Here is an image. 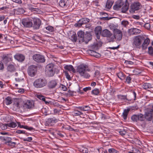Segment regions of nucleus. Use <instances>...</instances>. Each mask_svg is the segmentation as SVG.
Listing matches in <instances>:
<instances>
[{
	"label": "nucleus",
	"mask_w": 153,
	"mask_h": 153,
	"mask_svg": "<svg viewBox=\"0 0 153 153\" xmlns=\"http://www.w3.org/2000/svg\"><path fill=\"white\" fill-rule=\"evenodd\" d=\"M22 24L25 27H32L33 23L28 18L23 19L22 21Z\"/></svg>",
	"instance_id": "12"
},
{
	"label": "nucleus",
	"mask_w": 153,
	"mask_h": 153,
	"mask_svg": "<svg viewBox=\"0 0 153 153\" xmlns=\"http://www.w3.org/2000/svg\"><path fill=\"white\" fill-rule=\"evenodd\" d=\"M4 68V66L2 62L0 61V70H2Z\"/></svg>",
	"instance_id": "62"
},
{
	"label": "nucleus",
	"mask_w": 153,
	"mask_h": 153,
	"mask_svg": "<svg viewBox=\"0 0 153 153\" xmlns=\"http://www.w3.org/2000/svg\"><path fill=\"white\" fill-rule=\"evenodd\" d=\"M64 73L66 76V77L69 80H70L71 79V77L70 75L68 74L67 71H65Z\"/></svg>",
	"instance_id": "52"
},
{
	"label": "nucleus",
	"mask_w": 153,
	"mask_h": 153,
	"mask_svg": "<svg viewBox=\"0 0 153 153\" xmlns=\"http://www.w3.org/2000/svg\"><path fill=\"white\" fill-rule=\"evenodd\" d=\"M48 84L47 79L44 78L36 79L33 83V86L37 88H41L45 87Z\"/></svg>",
	"instance_id": "2"
},
{
	"label": "nucleus",
	"mask_w": 153,
	"mask_h": 153,
	"mask_svg": "<svg viewBox=\"0 0 153 153\" xmlns=\"http://www.w3.org/2000/svg\"><path fill=\"white\" fill-rule=\"evenodd\" d=\"M57 84V81L56 80L50 81L48 84V86L50 89H53L55 88Z\"/></svg>",
	"instance_id": "17"
},
{
	"label": "nucleus",
	"mask_w": 153,
	"mask_h": 153,
	"mask_svg": "<svg viewBox=\"0 0 153 153\" xmlns=\"http://www.w3.org/2000/svg\"><path fill=\"white\" fill-rule=\"evenodd\" d=\"M28 9L32 12H33L35 13H38L40 10L38 8L34 7L31 5H29L28 6Z\"/></svg>",
	"instance_id": "29"
},
{
	"label": "nucleus",
	"mask_w": 153,
	"mask_h": 153,
	"mask_svg": "<svg viewBox=\"0 0 153 153\" xmlns=\"http://www.w3.org/2000/svg\"><path fill=\"white\" fill-rule=\"evenodd\" d=\"M143 41V42L142 44V48L143 50H145L147 48V47L149 44L150 41L149 38L145 39L144 38V40Z\"/></svg>",
	"instance_id": "23"
},
{
	"label": "nucleus",
	"mask_w": 153,
	"mask_h": 153,
	"mask_svg": "<svg viewBox=\"0 0 153 153\" xmlns=\"http://www.w3.org/2000/svg\"><path fill=\"white\" fill-rule=\"evenodd\" d=\"M24 128L25 129L28 130H29L31 131L32 130H33V128L32 127H29L27 126H24Z\"/></svg>",
	"instance_id": "60"
},
{
	"label": "nucleus",
	"mask_w": 153,
	"mask_h": 153,
	"mask_svg": "<svg viewBox=\"0 0 153 153\" xmlns=\"http://www.w3.org/2000/svg\"><path fill=\"white\" fill-rule=\"evenodd\" d=\"M57 120L55 118H49L48 119L47 121L46 122L45 125L46 126H50L52 125L53 123L56 122Z\"/></svg>",
	"instance_id": "19"
},
{
	"label": "nucleus",
	"mask_w": 153,
	"mask_h": 153,
	"mask_svg": "<svg viewBox=\"0 0 153 153\" xmlns=\"http://www.w3.org/2000/svg\"><path fill=\"white\" fill-rule=\"evenodd\" d=\"M78 108L80 110L84 111H88L90 109V108L88 106L86 105L82 107H79Z\"/></svg>",
	"instance_id": "38"
},
{
	"label": "nucleus",
	"mask_w": 153,
	"mask_h": 153,
	"mask_svg": "<svg viewBox=\"0 0 153 153\" xmlns=\"http://www.w3.org/2000/svg\"><path fill=\"white\" fill-rule=\"evenodd\" d=\"M7 144L8 145L10 146H14L16 144V143L13 142L12 141H11L8 143H7Z\"/></svg>",
	"instance_id": "55"
},
{
	"label": "nucleus",
	"mask_w": 153,
	"mask_h": 153,
	"mask_svg": "<svg viewBox=\"0 0 153 153\" xmlns=\"http://www.w3.org/2000/svg\"><path fill=\"white\" fill-rule=\"evenodd\" d=\"M2 59L4 62L7 64L9 62L12 60V56L11 55L7 54L6 56H3Z\"/></svg>",
	"instance_id": "20"
},
{
	"label": "nucleus",
	"mask_w": 153,
	"mask_h": 153,
	"mask_svg": "<svg viewBox=\"0 0 153 153\" xmlns=\"http://www.w3.org/2000/svg\"><path fill=\"white\" fill-rule=\"evenodd\" d=\"M17 126L16 123L14 122H12L10 123L3 124L0 123V127L2 130H5L7 129L8 127L14 128Z\"/></svg>",
	"instance_id": "10"
},
{
	"label": "nucleus",
	"mask_w": 153,
	"mask_h": 153,
	"mask_svg": "<svg viewBox=\"0 0 153 153\" xmlns=\"http://www.w3.org/2000/svg\"><path fill=\"white\" fill-rule=\"evenodd\" d=\"M61 88L62 90L63 91H66L67 89V88L65 87V86L64 85H62Z\"/></svg>",
	"instance_id": "64"
},
{
	"label": "nucleus",
	"mask_w": 153,
	"mask_h": 153,
	"mask_svg": "<svg viewBox=\"0 0 153 153\" xmlns=\"http://www.w3.org/2000/svg\"><path fill=\"white\" fill-rule=\"evenodd\" d=\"M136 94L134 91H133L132 93L130 95V98L127 99L126 96L120 95H117L118 98L121 100H135L136 97Z\"/></svg>",
	"instance_id": "7"
},
{
	"label": "nucleus",
	"mask_w": 153,
	"mask_h": 153,
	"mask_svg": "<svg viewBox=\"0 0 153 153\" xmlns=\"http://www.w3.org/2000/svg\"><path fill=\"white\" fill-rule=\"evenodd\" d=\"M142 87L144 89H147L152 88V86L149 83H145L143 85Z\"/></svg>",
	"instance_id": "40"
},
{
	"label": "nucleus",
	"mask_w": 153,
	"mask_h": 153,
	"mask_svg": "<svg viewBox=\"0 0 153 153\" xmlns=\"http://www.w3.org/2000/svg\"><path fill=\"white\" fill-rule=\"evenodd\" d=\"M77 72L80 75L84 78H88L90 76V75L86 73L87 71H89L90 70L88 66L86 65H81L79 66L76 69Z\"/></svg>",
	"instance_id": "1"
},
{
	"label": "nucleus",
	"mask_w": 153,
	"mask_h": 153,
	"mask_svg": "<svg viewBox=\"0 0 153 153\" xmlns=\"http://www.w3.org/2000/svg\"><path fill=\"white\" fill-rule=\"evenodd\" d=\"M14 106L16 107L17 108H20L19 106V102L18 100L14 102L13 103Z\"/></svg>",
	"instance_id": "47"
},
{
	"label": "nucleus",
	"mask_w": 153,
	"mask_h": 153,
	"mask_svg": "<svg viewBox=\"0 0 153 153\" xmlns=\"http://www.w3.org/2000/svg\"><path fill=\"white\" fill-rule=\"evenodd\" d=\"M37 71V67L34 65L30 66L27 69L28 75L32 77L33 76L35 75Z\"/></svg>",
	"instance_id": "8"
},
{
	"label": "nucleus",
	"mask_w": 153,
	"mask_h": 153,
	"mask_svg": "<svg viewBox=\"0 0 153 153\" xmlns=\"http://www.w3.org/2000/svg\"><path fill=\"white\" fill-rule=\"evenodd\" d=\"M46 29L49 31L53 32L54 31L53 28V27L49 26L46 27Z\"/></svg>",
	"instance_id": "51"
},
{
	"label": "nucleus",
	"mask_w": 153,
	"mask_h": 153,
	"mask_svg": "<svg viewBox=\"0 0 153 153\" xmlns=\"http://www.w3.org/2000/svg\"><path fill=\"white\" fill-rule=\"evenodd\" d=\"M117 75L118 77L121 80H123L125 79L124 75L121 72L118 73Z\"/></svg>",
	"instance_id": "42"
},
{
	"label": "nucleus",
	"mask_w": 153,
	"mask_h": 153,
	"mask_svg": "<svg viewBox=\"0 0 153 153\" xmlns=\"http://www.w3.org/2000/svg\"><path fill=\"white\" fill-rule=\"evenodd\" d=\"M113 32L114 38L117 41H120L123 36L122 32L120 30L117 29H114Z\"/></svg>",
	"instance_id": "6"
},
{
	"label": "nucleus",
	"mask_w": 153,
	"mask_h": 153,
	"mask_svg": "<svg viewBox=\"0 0 153 153\" xmlns=\"http://www.w3.org/2000/svg\"><path fill=\"white\" fill-rule=\"evenodd\" d=\"M148 53L149 54L152 56H153V48L152 46L149 47L148 48Z\"/></svg>",
	"instance_id": "41"
},
{
	"label": "nucleus",
	"mask_w": 153,
	"mask_h": 153,
	"mask_svg": "<svg viewBox=\"0 0 153 153\" xmlns=\"http://www.w3.org/2000/svg\"><path fill=\"white\" fill-rule=\"evenodd\" d=\"M12 99L11 97H7L5 98L4 101V103H5L6 105H9L12 103Z\"/></svg>",
	"instance_id": "30"
},
{
	"label": "nucleus",
	"mask_w": 153,
	"mask_h": 153,
	"mask_svg": "<svg viewBox=\"0 0 153 153\" xmlns=\"http://www.w3.org/2000/svg\"><path fill=\"white\" fill-rule=\"evenodd\" d=\"M79 42H82L85 41V33L82 31H79L77 33Z\"/></svg>",
	"instance_id": "18"
},
{
	"label": "nucleus",
	"mask_w": 153,
	"mask_h": 153,
	"mask_svg": "<svg viewBox=\"0 0 153 153\" xmlns=\"http://www.w3.org/2000/svg\"><path fill=\"white\" fill-rule=\"evenodd\" d=\"M129 9V4L125 3L123 2V5L122 6L121 9V11L122 13H126Z\"/></svg>",
	"instance_id": "26"
},
{
	"label": "nucleus",
	"mask_w": 153,
	"mask_h": 153,
	"mask_svg": "<svg viewBox=\"0 0 153 153\" xmlns=\"http://www.w3.org/2000/svg\"><path fill=\"white\" fill-rule=\"evenodd\" d=\"M36 97L37 98H39V99L42 100L43 101L45 102V103L46 104H48L49 103V102L45 100V97L44 96L42 95L41 94H37Z\"/></svg>",
	"instance_id": "32"
},
{
	"label": "nucleus",
	"mask_w": 153,
	"mask_h": 153,
	"mask_svg": "<svg viewBox=\"0 0 153 153\" xmlns=\"http://www.w3.org/2000/svg\"><path fill=\"white\" fill-rule=\"evenodd\" d=\"M33 59L38 62L43 63L45 62L44 56L39 54H35L33 56Z\"/></svg>",
	"instance_id": "9"
},
{
	"label": "nucleus",
	"mask_w": 153,
	"mask_h": 153,
	"mask_svg": "<svg viewBox=\"0 0 153 153\" xmlns=\"http://www.w3.org/2000/svg\"><path fill=\"white\" fill-rule=\"evenodd\" d=\"M108 152L110 153H119V151L116 150L114 149H110L108 150Z\"/></svg>",
	"instance_id": "48"
},
{
	"label": "nucleus",
	"mask_w": 153,
	"mask_h": 153,
	"mask_svg": "<svg viewBox=\"0 0 153 153\" xmlns=\"http://www.w3.org/2000/svg\"><path fill=\"white\" fill-rule=\"evenodd\" d=\"M71 40L72 41L76 42L77 40V36L75 33L73 34L71 36Z\"/></svg>",
	"instance_id": "46"
},
{
	"label": "nucleus",
	"mask_w": 153,
	"mask_h": 153,
	"mask_svg": "<svg viewBox=\"0 0 153 153\" xmlns=\"http://www.w3.org/2000/svg\"><path fill=\"white\" fill-rule=\"evenodd\" d=\"M82 113L79 111H76L74 112V115L75 116H79L82 114Z\"/></svg>",
	"instance_id": "50"
},
{
	"label": "nucleus",
	"mask_w": 153,
	"mask_h": 153,
	"mask_svg": "<svg viewBox=\"0 0 153 153\" xmlns=\"http://www.w3.org/2000/svg\"><path fill=\"white\" fill-rule=\"evenodd\" d=\"M68 5V0H61L59 2V5L62 7H67Z\"/></svg>",
	"instance_id": "27"
},
{
	"label": "nucleus",
	"mask_w": 153,
	"mask_h": 153,
	"mask_svg": "<svg viewBox=\"0 0 153 153\" xmlns=\"http://www.w3.org/2000/svg\"><path fill=\"white\" fill-rule=\"evenodd\" d=\"M64 68L65 70H67L69 71H72L74 72L75 71V69L71 65H66L64 67Z\"/></svg>",
	"instance_id": "33"
},
{
	"label": "nucleus",
	"mask_w": 153,
	"mask_h": 153,
	"mask_svg": "<svg viewBox=\"0 0 153 153\" xmlns=\"http://www.w3.org/2000/svg\"><path fill=\"white\" fill-rule=\"evenodd\" d=\"M144 40V37L143 36H135L133 39V45L135 47L140 48L142 47V43Z\"/></svg>",
	"instance_id": "3"
},
{
	"label": "nucleus",
	"mask_w": 153,
	"mask_h": 153,
	"mask_svg": "<svg viewBox=\"0 0 153 153\" xmlns=\"http://www.w3.org/2000/svg\"><path fill=\"white\" fill-rule=\"evenodd\" d=\"M131 79L129 76H128L126 79V81L128 83H129L130 82Z\"/></svg>",
	"instance_id": "59"
},
{
	"label": "nucleus",
	"mask_w": 153,
	"mask_h": 153,
	"mask_svg": "<svg viewBox=\"0 0 153 153\" xmlns=\"http://www.w3.org/2000/svg\"><path fill=\"white\" fill-rule=\"evenodd\" d=\"M114 3V1L112 0H108L106 2V7L108 9H110L111 7Z\"/></svg>",
	"instance_id": "34"
},
{
	"label": "nucleus",
	"mask_w": 153,
	"mask_h": 153,
	"mask_svg": "<svg viewBox=\"0 0 153 153\" xmlns=\"http://www.w3.org/2000/svg\"><path fill=\"white\" fill-rule=\"evenodd\" d=\"M99 92L100 91L97 88L94 89L92 91V93L95 95H97Z\"/></svg>",
	"instance_id": "45"
},
{
	"label": "nucleus",
	"mask_w": 153,
	"mask_h": 153,
	"mask_svg": "<svg viewBox=\"0 0 153 153\" xmlns=\"http://www.w3.org/2000/svg\"><path fill=\"white\" fill-rule=\"evenodd\" d=\"M85 41L87 43L91 39V35L89 33H86L84 36Z\"/></svg>",
	"instance_id": "28"
},
{
	"label": "nucleus",
	"mask_w": 153,
	"mask_h": 153,
	"mask_svg": "<svg viewBox=\"0 0 153 153\" xmlns=\"http://www.w3.org/2000/svg\"><path fill=\"white\" fill-rule=\"evenodd\" d=\"M144 26L145 28L148 29L150 28V24L149 23H146L145 24Z\"/></svg>",
	"instance_id": "56"
},
{
	"label": "nucleus",
	"mask_w": 153,
	"mask_h": 153,
	"mask_svg": "<svg viewBox=\"0 0 153 153\" xmlns=\"http://www.w3.org/2000/svg\"><path fill=\"white\" fill-rule=\"evenodd\" d=\"M25 12L24 10L22 8H18L15 10V13L17 15L23 13Z\"/></svg>",
	"instance_id": "35"
},
{
	"label": "nucleus",
	"mask_w": 153,
	"mask_h": 153,
	"mask_svg": "<svg viewBox=\"0 0 153 153\" xmlns=\"http://www.w3.org/2000/svg\"><path fill=\"white\" fill-rule=\"evenodd\" d=\"M141 7V4L139 2H134L131 5L129 11L131 13H134L135 11L139 10Z\"/></svg>",
	"instance_id": "5"
},
{
	"label": "nucleus",
	"mask_w": 153,
	"mask_h": 153,
	"mask_svg": "<svg viewBox=\"0 0 153 153\" xmlns=\"http://www.w3.org/2000/svg\"><path fill=\"white\" fill-rule=\"evenodd\" d=\"M129 24V22L127 21H123L121 22V24L123 26L126 27Z\"/></svg>",
	"instance_id": "44"
},
{
	"label": "nucleus",
	"mask_w": 153,
	"mask_h": 153,
	"mask_svg": "<svg viewBox=\"0 0 153 153\" xmlns=\"http://www.w3.org/2000/svg\"><path fill=\"white\" fill-rule=\"evenodd\" d=\"M91 87H87L85 88H83V90L85 92H86L88 90H91Z\"/></svg>",
	"instance_id": "63"
},
{
	"label": "nucleus",
	"mask_w": 153,
	"mask_h": 153,
	"mask_svg": "<svg viewBox=\"0 0 153 153\" xmlns=\"http://www.w3.org/2000/svg\"><path fill=\"white\" fill-rule=\"evenodd\" d=\"M90 54L92 56H94L95 57H96V56H97V53L94 51L93 50H90Z\"/></svg>",
	"instance_id": "54"
},
{
	"label": "nucleus",
	"mask_w": 153,
	"mask_h": 153,
	"mask_svg": "<svg viewBox=\"0 0 153 153\" xmlns=\"http://www.w3.org/2000/svg\"><path fill=\"white\" fill-rule=\"evenodd\" d=\"M32 140V138L31 137H28L27 138L24 139L23 140L25 141L30 142Z\"/></svg>",
	"instance_id": "57"
},
{
	"label": "nucleus",
	"mask_w": 153,
	"mask_h": 153,
	"mask_svg": "<svg viewBox=\"0 0 153 153\" xmlns=\"http://www.w3.org/2000/svg\"><path fill=\"white\" fill-rule=\"evenodd\" d=\"M54 65L53 63L48 64L46 66L45 72L49 76H53L55 73Z\"/></svg>",
	"instance_id": "4"
},
{
	"label": "nucleus",
	"mask_w": 153,
	"mask_h": 153,
	"mask_svg": "<svg viewBox=\"0 0 153 153\" xmlns=\"http://www.w3.org/2000/svg\"><path fill=\"white\" fill-rule=\"evenodd\" d=\"M33 27L34 29H37L39 28L41 25V21L38 18H34L33 19Z\"/></svg>",
	"instance_id": "13"
},
{
	"label": "nucleus",
	"mask_w": 153,
	"mask_h": 153,
	"mask_svg": "<svg viewBox=\"0 0 153 153\" xmlns=\"http://www.w3.org/2000/svg\"><path fill=\"white\" fill-rule=\"evenodd\" d=\"M23 106L25 108L30 109L32 107V102L30 100H27L24 102Z\"/></svg>",
	"instance_id": "24"
},
{
	"label": "nucleus",
	"mask_w": 153,
	"mask_h": 153,
	"mask_svg": "<svg viewBox=\"0 0 153 153\" xmlns=\"http://www.w3.org/2000/svg\"><path fill=\"white\" fill-rule=\"evenodd\" d=\"M7 70L8 71L10 72H13L15 70V68L13 65H9L7 67Z\"/></svg>",
	"instance_id": "37"
},
{
	"label": "nucleus",
	"mask_w": 153,
	"mask_h": 153,
	"mask_svg": "<svg viewBox=\"0 0 153 153\" xmlns=\"http://www.w3.org/2000/svg\"><path fill=\"white\" fill-rule=\"evenodd\" d=\"M123 5V1H120L113 6V8L114 10H118L121 8L122 6Z\"/></svg>",
	"instance_id": "22"
},
{
	"label": "nucleus",
	"mask_w": 153,
	"mask_h": 153,
	"mask_svg": "<svg viewBox=\"0 0 153 153\" xmlns=\"http://www.w3.org/2000/svg\"><path fill=\"white\" fill-rule=\"evenodd\" d=\"M130 111V108H128L127 109H125L124 110L123 112L122 116L124 120H125L126 119L128 114V112Z\"/></svg>",
	"instance_id": "31"
},
{
	"label": "nucleus",
	"mask_w": 153,
	"mask_h": 153,
	"mask_svg": "<svg viewBox=\"0 0 153 153\" xmlns=\"http://www.w3.org/2000/svg\"><path fill=\"white\" fill-rule=\"evenodd\" d=\"M90 21V19L86 18H84L79 19L77 23L75 25L76 27L81 26L82 25L88 23Z\"/></svg>",
	"instance_id": "11"
},
{
	"label": "nucleus",
	"mask_w": 153,
	"mask_h": 153,
	"mask_svg": "<svg viewBox=\"0 0 153 153\" xmlns=\"http://www.w3.org/2000/svg\"><path fill=\"white\" fill-rule=\"evenodd\" d=\"M0 139L6 141L5 143L7 144L12 140L10 137H0Z\"/></svg>",
	"instance_id": "36"
},
{
	"label": "nucleus",
	"mask_w": 153,
	"mask_h": 153,
	"mask_svg": "<svg viewBox=\"0 0 153 153\" xmlns=\"http://www.w3.org/2000/svg\"><path fill=\"white\" fill-rule=\"evenodd\" d=\"M131 119L132 121L134 122H137L138 120L141 121H143L144 120V116L142 114L136 115H134L131 117Z\"/></svg>",
	"instance_id": "14"
},
{
	"label": "nucleus",
	"mask_w": 153,
	"mask_h": 153,
	"mask_svg": "<svg viewBox=\"0 0 153 153\" xmlns=\"http://www.w3.org/2000/svg\"><path fill=\"white\" fill-rule=\"evenodd\" d=\"M16 133L19 134H25V131L23 130H18L16 131Z\"/></svg>",
	"instance_id": "58"
},
{
	"label": "nucleus",
	"mask_w": 153,
	"mask_h": 153,
	"mask_svg": "<svg viewBox=\"0 0 153 153\" xmlns=\"http://www.w3.org/2000/svg\"><path fill=\"white\" fill-rule=\"evenodd\" d=\"M101 35L103 37H109L112 35V34L108 30L105 29L102 31Z\"/></svg>",
	"instance_id": "25"
},
{
	"label": "nucleus",
	"mask_w": 153,
	"mask_h": 153,
	"mask_svg": "<svg viewBox=\"0 0 153 153\" xmlns=\"http://www.w3.org/2000/svg\"><path fill=\"white\" fill-rule=\"evenodd\" d=\"M153 116V112H152L149 109L146 112L144 118H145L148 121H149L152 120Z\"/></svg>",
	"instance_id": "16"
},
{
	"label": "nucleus",
	"mask_w": 153,
	"mask_h": 153,
	"mask_svg": "<svg viewBox=\"0 0 153 153\" xmlns=\"http://www.w3.org/2000/svg\"><path fill=\"white\" fill-rule=\"evenodd\" d=\"M79 151L83 153H87L88 152V149L83 147H82L79 149Z\"/></svg>",
	"instance_id": "43"
},
{
	"label": "nucleus",
	"mask_w": 153,
	"mask_h": 153,
	"mask_svg": "<svg viewBox=\"0 0 153 153\" xmlns=\"http://www.w3.org/2000/svg\"><path fill=\"white\" fill-rule=\"evenodd\" d=\"M128 32L130 35H137L140 33L141 30L137 28H131L128 30Z\"/></svg>",
	"instance_id": "15"
},
{
	"label": "nucleus",
	"mask_w": 153,
	"mask_h": 153,
	"mask_svg": "<svg viewBox=\"0 0 153 153\" xmlns=\"http://www.w3.org/2000/svg\"><path fill=\"white\" fill-rule=\"evenodd\" d=\"M14 57L16 60L20 62L23 61L25 59V56L22 54H17L14 56Z\"/></svg>",
	"instance_id": "21"
},
{
	"label": "nucleus",
	"mask_w": 153,
	"mask_h": 153,
	"mask_svg": "<svg viewBox=\"0 0 153 153\" xmlns=\"http://www.w3.org/2000/svg\"><path fill=\"white\" fill-rule=\"evenodd\" d=\"M94 31L95 34H100L101 33H102V28L101 27L98 26L95 28Z\"/></svg>",
	"instance_id": "39"
},
{
	"label": "nucleus",
	"mask_w": 153,
	"mask_h": 153,
	"mask_svg": "<svg viewBox=\"0 0 153 153\" xmlns=\"http://www.w3.org/2000/svg\"><path fill=\"white\" fill-rule=\"evenodd\" d=\"M102 14H105V16H106L105 17H102L100 18V19L101 20H108V15L107 13H102Z\"/></svg>",
	"instance_id": "49"
},
{
	"label": "nucleus",
	"mask_w": 153,
	"mask_h": 153,
	"mask_svg": "<svg viewBox=\"0 0 153 153\" xmlns=\"http://www.w3.org/2000/svg\"><path fill=\"white\" fill-rule=\"evenodd\" d=\"M120 134L122 136H123L126 134V131L124 129H123V130L120 131H119Z\"/></svg>",
	"instance_id": "53"
},
{
	"label": "nucleus",
	"mask_w": 153,
	"mask_h": 153,
	"mask_svg": "<svg viewBox=\"0 0 153 153\" xmlns=\"http://www.w3.org/2000/svg\"><path fill=\"white\" fill-rule=\"evenodd\" d=\"M132 151L134 152H133L134 153H140L139 150L136 148H134V149L132 150Z\"/></svg>",
	"instance_id": "61"
}]
</instances>
